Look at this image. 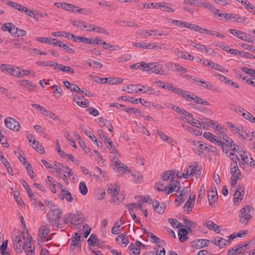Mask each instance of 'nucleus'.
<instances>
[{
	"instance_id": "63",
	"label": "nucleus",
	"mask_w": 255,
	"mask_h": 255,
	"mask_svg": "<svg viewBox=\"0 0 255 255\" xmlns=\"http://www.w3.org/2000/svg\"><path fill=\"white\" fill-rule=\"evenodd\" d=\"M179 96L186 98L187 100H190V99L191 96V95L189 94L188 92L185 90H183L182 89L180 92Z\"/></svg>"
},
{
	"instance_id": "47",
	"label": "nucleus",
	"mask_w": 255,
	"mask_h": 255,
	"mask_svg": "<svg viewBox=\"0 0 255 255\" xmlns=\"http://www.w3.org/2000/svg\"><path fill=\"white\" fill-rule=\"evenodd\" d=\"M194 205L189 201H186L184 207L183 209L184 211H186L188 213H190L192 209L193 208Z\"/></svg>"
},
{
	"instance_id": "52",
	"label": "nucleus",
	"mask_w": 255,
	"mask_h": 255,
	"mask_svg": "<svg viewBox=\"0 0 255 255\" xmlns=\"http://www.w3.org/2000/svg\"><path fill=\"white\" fill-rule=\"evenodd\" d=\"M36 64L40 66H47V67H51L55 65V63L50 61V62H44V61H37Z\"/></svg>"
},
{
	"instance_id": "38",
	"label": "nucleus",
	"mask_w": 255,
	"mask_h": 255,
	"mask_svg": "<svg viewBox=\"0 0 255 255\" xmlns=\"http://www.w3.org/2000/svg\"><path fill=\"white\" fill-rule=\"evenodd\" d=\"M219 10H216L215 14H217L220 17L224 18L226 20L232 19V13H219Z\"/></svg>"
},
{
	"instance_id": "48",
	"label": "nucleus",
	"mask_w": 255,
	"mask_h": 255,
	"mask_svg": "<svg viewBox=\"0 0 255 255\" xmlns=\"http://www.w3.org/2000/svg\"><path fill=\"white\" fill-rule=\"evenodd\" d=\"M83 231L84 233V237L85 238H87L90 234L91 228H90L88 225L86 224L83 226Z\"/></svg>"
},
{
	"instance_id": "30",
	"label": "nucleus",
	"mask_w": 255,
	"mask_h": 255,
	"mask_svg": "<svg viewBox=\"0 0 255 255\" xmlns=\"http://www.w3.org/2000/svg\"><path fill=\"white\" fill-rule=\"evenodd\" d=\"M20 85L27 88L29 90H32L34 88V86L33 85L32 83L28 80H21L20 81Z\"/></svg>"
},
{
	"instance_id": "13",
	"label": "nucleus",
	"mask_w": 255,
	"mask_h": 255,
	"mask_svg": "<svg viewBox=\"0 0 255 255\" xmlns=\"http://www.w3.org/2000/svg\"><path fill=\"white\" fill-rule=\"evenodd\" d=\"M211 243L218 246L220 249L224 248L228 243V241L222 237H217Z\"/></svg>"
},
{
	"instance_id": "5",
	"label": "nucleus",
	"mask_w": 255,
	"mask_h": 255,
	"mask_svg": "<svg viewBox=\"0 0 255 255\" xmlns=\"http://www.w3.org/2000/svg\"><path fill=\"white\" fill-rule=\"evenodd\" d=\"M118 100H124L125 101H128L129 102H130L131 103H137V101H140V103L142 105L145 106V107H150L151 106H154V104L151 102H148L146 101H145L144 99H142L141 98L140 99H134L132 97H129L128 98H127L126 96H122L120 97H119L118 98Z\"/></svg>"
},
{
	"instance_id": "14",
	"label": "nucleus",
	"mask_w": 255,
	"mask_h": 255,
	"mask_svg": "<svg viewBox=\"0 0 255 255\" xmlns=\"http://www.w3.org/2000/svg\"><path fill=\"white\" fill-rule=\"evenodd\" d=\"M199 147L202 150H208L209 152H212L216 154H218V150L217 148L212 145H208L207 143H200L199 144Z\"/></svg>"
},
{
	"instance_id": "43",
	"label": "nucleus",
	"mask_w": 255,
	"mask_h": 255,
	"mask_svg": "<svg viewBox=\"0 0 255 255\" xmlns=\"http://www.w3.org/2000/svg\"><path fill=\"white\" fill-rule=\"evenodd\" d=\"M172 170H167L162 173L161 178L164 181H167L170 179V177L172 174Z\"/></svg>"
},
{
	"instance_id": "41",
	"label": "nucleus",
	"mask_w": 255,
	"mask_h": 255,
	"mask_svg": "<svg viewBox=\"0 0 255 255\" xmlns=\"http://www.w3.org/2000/svg\"><path fill=\"white\" fill-rule=\"evenodd\" d=\"M31 238L32 237H26V240L23 242V250H28L32 248L31 247Z\"/></svg>"
},
{
	"instance_id": "42",
	"label": "nucleus",
	"mask_w": 255,
	"mask_h": 255,
	"mask_svg": "<svg viewBox=\"0 0 255 255\" xmlns=\"http://www.w3.org/2000/svg\"><path fill=\"white\" fill-rule=\"evenodd\" d=\"M169 221L170 222L171 226L173 228H178L180 227H184V226L180 223L177 220L175 219H169Z\"/></svg>"
},
{
	"instance_id": "7",
	"label": "nucleus",
	"mask_w": 255,
	"mask_h": 255,
	"mask_svg": "<svg viewBox=\"0 0 255 255\" xmlns=\"http://www.w3.org/2000/svg\"><path fill=\"white\" fill-rule=\"evenodd\" d=\"M0 68L2 72H7L12 76L16 77H21V74L22 72L20 71V69L19 68H16L15 69L12 68L8 67L7 65L4 64L1 65Z\"/></svg>"
},
{
	"instance_id": "44",
	"label": "nucleus",
	"mask_w": 255,
	"mask_h": 255,
	"mask_svg": "<svg viewBox=\"0 0 255 255\" xmlns=\"http://www.w3.org/2000/svg\"><path fill=\"white\" fill-rule=\"evenodd\" d=\"M207 65H212V68H213L215 70L220 71L221 72H224V69L223 67L221 66L219 64H215L213 61L208 62V63L207 64Z\"/></svg>"
},
{
	"instance_id": "26",
	"label": "nucleus",
	"mask_w": 255,
	"mask_h": 255,
	"mask_svg": "<svg viewBox=\"0 0 255 255\" xmlns=\"http://www.w3.org/2000/svg\"><path fill=\"white\" fill-rule=\"evenodd\" d=\"M156 205H154L153 204V207L155 210V211L159 214H163L165 212V205L164 204H162L159 206V203L158 201H156Z\"/></svg>"
},
{
	"instance_id": "18",
	"label": "nucleus",
	"mask_w": 255,
	"mask_h": 255,
	"mask_svg": "<svg viewBox=\"0 0 255 255\" xmlns=\"http://www.w3.org/2000/svg\"><path fill=\"white\" fill-rule=\"evenodd\" d=\"M136 204L135 203H131L127 205L129 213L132 217V219L135 222H139L135 213L133 211V206H135Z\"/></svg>"
},
{
	"instance_id": "21",
	"label": "nucleus",
	"mask_w": 255,
	"mask_h": 255,
	"mask_svg": "<svg viewBox=\"0 0 255 255\" xmlns=\"http://www.w3.org/2000/svg\"><path fill=\"white\" fill-rule=\"evenodd\" d=\"M177 55L179 57L182 59L189 60H193L194 59V56L187 52L179 51Z\"/></svg>"
},
{
	"instance_id": "45",
	"label": "nucleus",
	"mask_w": 255,
	"mask_h": 255,
	"mask_svg": "<svg viewBox=\"0 0 255 255\" xmlns=\"http://www.w3.org/2000/svg\"><path fill=\"white\" fill-rule=\"evenodd\" d=\"M251 243V242H249L248 243H246L245 244H240L238 245L236 247L237 248V250L239 251V253H241V254H242V251H245V250L247 249H249V247H248L249 245Z\"/></svg>"
},
{
	"instance_id": "3",
	"label": "nucleus",
	"mask_w": 255,
	"mask_h": 255,
	"mask_svg": "<svg viewBox=\"0 0 255 255\" xmlns=\"http://www.w3.org/2000/svg\"><path fill=\"white\" fill-rule=\"evenodd\" d=\"M69 218L72 221V222L70 223V226H71V225H78L83 223L85 219V216L81 212L77 211L74 214H70Z\"/></svg>"
},
{
	"instance_id": "23",
	"label": "nucleus",
	"mask_w": 255,
	"mask_h": 255,
	"mask_svg": "<svg viewBox=\"0 0 255 255\" xmlns=\"http://www.w3.org/2000/svg\"><path fill=\"white\" fill-rule=\"evenodd\" d=\"M203 226L208 228L209 230H212L213 231L219 233L220 232L219 226H217L215 229H213V226H216V224L211 221H208L206 223H203Z\"/></svg>"
},
{
	"instance_id": "55",
	"label": "nucleus",
	"mask_w": 255,
	"mask_h": 255,
	"mask_svg": "<svg viewBox=\"0 0 255 255\" xmlns=\"http://www.w3.org/2000/svg\"><path fill=\"white\" fill-rule=\"evenodd\" d=\"M158 248L156 249L155 248V252L154 253H155L156 255H165V251L164 249L161 247L160 245L158 246Z\"/></svg>"
},
{
	"instance_id": "28",
	"label": "nucleus",
	"mask_w": 255,
	"mask_h": 255,
	"mask_svg": "<svg viewBox=\"0 0 255 255\" xmlns=\"http://www.w3.org/2000/svg\"><path fill=\"white\" fill-rule=\"evenodd\" d=\"M64 86L69 90L71 91H76L79 90V87L73 83H71L68 81H65L63 82Z\"/></svg>"
},
{
	"instance_id": "32",
	"label": "nucleus",
	"mask_w": 255,
	"mask_h": 255,
	"mask_svg": "<svg viewBox=\"0 0 255 255\" xmlns=\"http://www.w3.org/2000/svg\"><path fill=\"white\" fill-rule=\"evenodd\" d=\"M117 169L119 171L124 172L128 170V167L127 165H124L120 160L116 161V165Z\"/></svg>"
},
{
	"instance_id": "6",
	"label": "nucleus",
	"mask_w": 255,
	"mask_h": 255,
	"mask_svg": "<svg viewBox=\"0 0 255 255\" xmlns=\"http://www.w3.org/2000/svg\"><path fill=\"white\" fill-rule=\"evenodd\" d=\"M188 169L190 177H193L194 175H195L197 178H199L200 177L202 169L199 167L198 163L197 162H193L192 165H190Z\"/></svg>"
},
{
	"instance_id": "57",
	"label": "nucleus",
	"mask_w": 255,
	"mask_h": 255,
	"mask_svg": "<svg viewBox=\"0 0 255 255\" xmlns=\"http://www.w3.org/2000/svg\"><path fill=\"white\" fill-rule=\"evenodd\" d=\"M225 145L228 147H232L233 146L236 145V144L234 142L233 140L231 139L229 137L227 136L225 139Z\"/></svg>"
},
{
	"instance_id": "16",
	"label": "nucleus",
	"mask_w": 255,
	"mask_h": 255,
	"mask_svg": "<svg viewBox=\"0 0 255 255\" xmlns=\"http://www.w3.org/2000/svg\"><path fill=\"white\" fill-rule=\"evenodd\" d=\"M61 196L62 200L66 199L69 202H72L73 199L72 197L71 193L68 190L65 189H62L61 193Z\"/></svg>"
},
{
	"instance_id": "12",
	"label": "nucleus",
	"mask_w": 255,
	"mask_h": 255,
	"mask_svg": "<svg viewBox=\"0 0 255 255\" xmlns=\"http://www.w3.org/2000/svg\"><path fill=\"white\" fill-rule=\"evenodd\" d=\"M215 191L213 188L211 191L208 193V198L209 201V204L211 206H213L215 205L216 201L218 199L217 189L215 187Z\"/></svg>"
},
{
	"instance_id": "15",
	"label": "nucleus",
	"mask_w": 255,
	"mask_h": 255,
	"mask_svg": "<svg viewBox=\"0 0 255 255\" xmlns=\"http://www.w3.org/2000/svg\"><path fill=\"white\" fill-rule=\"evenodd\" d=\"M244 189L241 186H238L236 192L235 193L233 201L235 204L239 202V196H243L244 194Z\"/></svg>"
},
{
	"instance_id": "11",
	"label": "nucleus",
	"mask_w": 255,
	"mask_h": 255,
	"mask_svg": "<svg viewBox=\"0 0 255 255\" xmlns=\"http://www.w3.org/2000/svg\"><path fill=\"white\" fill-rule=\"evenodd\" d=\"M229 32L234 36H237L238 38L244 41H247L248 40V37L250 36L247 35L246 33L242 31L235 29H229Z\"/></svg>"
},
{
	"instance_id": "39",
	"label": "nucleus",
	"mask_w": 255,
	"mask_h": 255,
	"mask_svg": "<svg viewBox=\"0 0 255 255\" xmlns=\"http://www.w3.org/2000/svg\"><path fill=\"white\" fill-rule=\"evenodd\" d=\"M52 87L53 89H55L53 92V95L55 96H57V95H58V97H60V96H61L62 95V91H62V89H61V88L59 86L54 85V86H53Z\"/></svg>"
},
{
	"instance_id": "59",
	"label": "nucleus",
	"mask_w": 255,
	"mask_h": 255,
	"mask_svg": "<svg viewBox=\"0 0 255 255\" xmlns=\"http://www.w3.org/2000/svg\"><path fill=\"white\" fill-rule=\"evenodd\" d=\"M18 31V28L14 24L12 25V27H10L9 33L15 37H17V34Z\"/></svg>"
},
{
	"instance_id": "56",
	"label": "nucleus",
	"mask_w": 255,
	"mask_h": 255,
	"mask_svg": "<svg viewBox=\"0 0 255 255\" xmlns=\"http://www.w3.org/2000/svg\"><path fill=\"white\" fill-rule=\"evenodd\" d=\"M54 165L56 169H59V170H62L64 172H66V171L65 170L66 167H65L62 163L55 161L54 163Z\"/></svg>"
},
{
	"instance_id": "31",
	"label": "nucleus",
	"mask_w": 255,
	"mask_h": 255,
	"mask_svg": "<svg viewBox=\"0 0 255 255\" xmlns=\"http://www.w3.org/2000/svg\"><path fill=\"white\" fill-rule=\"evenodd\" d=\"M107 147L112 153H113L114 154V155L116 157L118 158L119 157H120V155L118 152V150L116 148L115 145L113 144V142L111 144V145H110L109 144H107Z\"/></svg>"
},
{
	"instance_id": "1",
	"label": "nucleus",
	"mask_w": 255,
	"mask_h": 255,
	"mask_svg": "<svg viewBox=\"0 0 255 255\" xmlns=\"http://www.w3.org/2000/svg\"><path fill=\"white\" fill-rule=\"evenodd\" d=\"M254 208L249 205H245L239 212V221L243 225H247L253 218Z\"/></svg>"
},
{
	"instance_id": "62",
	"label": "nucleus",
	"mask_w": 255,
	"mask_h": 255,
	"mask_svg": "<svg viewBox=\"0 0 255 255\" xmlns=\"http://www.w3.org/2000/svg\"><path fill=\"white\" fill-rule=\"evenodd\" d=\"M12 24L13 23L11 22L4 23L2 24L1 28L3 31H8L9 32L10 27H12Z\"/></svg>"
},
{
	"instance_id": "37",
	"label": "nucleus",
	"mask_w": 255,
	"mask_h": 255,
	"mask_svg": "<svg viewBox=\"0 0 255 255\" xmlns=\"http://www.w3.org/2000/svg\"><path fill=\"white\" fill-rule=\"evenodd\" d=\"M119 191L120 188L118 187H117L114 189H113L112 187H109L107 190V193L109 194L112 197L114 196H118Z\"/></svg>"
},
{
	"instance_id": "53",
	"label": "nucleus",
	"mask_w": 255,
	"mask_h": 255,
	"mask_svg": "<svg viewBox=\"0 0 255 255\" xmlns=\"http://www.w3.org/2000/svg\"><path fill=\"white\" fill-rule=\"evenodd\" d=\"M74 101H75L77 104L80 107H84L87 108L89 106V102L87 100H85L83 101H77L76 97H74Z\"/></svg>"
},
{
	"instance_id": "9",
	"label": "nucleus",
	"mask_w": 255,
	"mask_h": 255,
	"mask_svg": "<svg viewBox=\"0 0 255 255\" xmlns=\"http://www.w3.org/2000/svg\"><path fill=\"white\" fill-rule=\"evenodd\" d=\"M158 65V63L157 62L146 63L144 62H141L140 65L137 66V68H141L143 70L149 71L156 68Z\"/></svg>"
},
{
	"instance_id": "61",
	"label": "nucleus",
	"mask_w": 255,
	"mask_h": 255,
	"mask_svg": "<svg viewBox=\"0 0 255 255\" xmlns=\"http://www.w3.org/2000/svg\"><path fill=\"white\" fill-rule=\"evenodd\" d=\"M201 5H204L205 7L209 9L211 11L213 12V13L215 14V11L217 9L213 5L206 2H202L201 3Z\"/></svg>"
},
{
	"instance_id": "17",
	"label": "nucleus",
	"mask_w": 255,
	"mask_h": 255,
	"mask_svg": "<svg viewBox=\"0 0 255 255\" xmlns=\"http://www.w3.org/2000/svg\"><path fill=\"white\" fill-rule=\"evenodd\" d=\"M188 234L186 232V230L184 228H180L178 230V236L179 241L181 242H184L188 238Z\"/></svg>"
},
{
	"instance_id": "64",
	"label": "nucleus",
	"mask_w": 255,
	"mask_h": 255,
	"mask_svg": "<svg viewBox=\"0 0 255 255\" xmlns=\"http://www.w3.org/2000/svg\"><path fill=\"white\" fill-rule=\"evenodd\" d=\"M237 254H241V253H239V251H238V250H237L236 247L232 248L227 252V255H236Z\"/></svg>"
},
{
	"instance_id": "4",
	"label": "nucleus",
	"mask_w": 255,
	"mask_h": 255,
	"mask_svg": "<svg viewBox=\"0 0 255 255\" xmlns=\"http://www.w3.org/2000/svg\"><path fill=\"white\" fill-rule=\"evenodd\" d=\"M5 126L10 129L18 131L20 128V123L11 117L6 118L4 121Z\"/></svg>"
},
{
	"instance_id": "34",
	"label": "nucleus",
	"mask_w": 255,
	"mask_h": 255,
	"mask_svg": "<svg viewBox=\"0 0 255 255\" xmlns=\"http://www.w3.org/2000/svg\"><path fill=\"white\" fill-rule=\"evenodd\" d=\"M143 93L151 95H159V91H156L151 87L146 86V89H145V90L144 91V92H143Z\"/></svg>"
},
{
	"instance_id": "27",
	"label": "nucleus",
	"mask_w": 255,
	"mask_h": 255,
	"mask_svg": "<svg viewBox=\"0 0 255 255\" xmlns=\"http://www.w3.org/2000/svg\"><path fill=\"white\" fill-rule=\"evenodd\" d=\"M179 193V195L177 196V197H180L179 203L177 204V206H179L184 201V197L186 196L188 192V188L187 187H184L183 190L181 191H179L178 192Z\"/></svg>"
},
{
	"instance_id": "20",
	"label": "nucleus",
	"mask_w": 255,
	"mask_h": 255,
	"mask_svg": "<svg viewBox=\"0 0 255 255\" xmlns=\"http://www.w3.org/2000/svg\"><path fill=\"white\" fill-rule=\"evenodd\" d=\"M243 127H241V131L239 132V135L243 139H246L248 140L252 141L253 140L252 136L250 133V131L247 132L246 130H244Z\"/></svg>"
},
{
	"instance_id": "25",
	"label": "nucleus",
	"mask_w": 255,
	"mask_h": 255,
	"mask_svg": "<svg viewBox=\"0 0 255 255\" xmlns=\"http://www.w3.org/2000/svg\"><path fill=\"white\" fill-rule=\"evenodd\" d=\"M244 109H242V110H239V112L242 113V116L251 122L253 123H255V118L247 111L244 112Z\"/></svg>"
},
{
	"instance_id": "19",
	"label": "nucleus",
	"mask_w": 255,
	"mask_h": 255,
	"mask_svg": "<svg viewBox=\"0 0 255 255\" xmlns=\"http://www.w3.org/2000/svg\"><path fill=\"white\" fill-rule=\"evenodd\" d=\"M49 232L50 229L44 225L41 226L38 230L39 235L42 239L46 238Z\"/></svg>"
},
{
	"instance_id": "10",
	"label": "nucleus",
	"mask_w": 255,
	"mask_h": 255,
	"mask_svg": "<svg viewBox=\"0 0 255 255\" xmlns=\"http://www.w3.org/2000/svg\"><path fill=\"white\" fill-rule=\"evenodd\" d=\"M159 185L163 186V184L162 182H158L155 183V188L158 191H166L167 189L169 190L166 192V194H169L171 193H172L174 191H176V186L175 185H169V184L167 185L164 188H161L159 187Z\"/></svg>"
},
{
	"instance_id": "36",
	"label": "nucleus",
	"mask_w": 255,
	"mask_h": 255,
	"mask_svg": "<svg viewBox=\"0 0 255 255\" xmlns=\"http://www.w3.org/2000/svg\"><path fill=\"white\" fill-rule=\"evenodd\" d=\"M200 86H202L203 87H204L205 88L210 90H215L214 85L213 84H212L209 82L202 81Z\"/></svg>"
},
{
	"instance_id": "51",
	"label": "nucleus",
	"mask_w": 255,
	"mask_h": 255,
	"mask_svg": "<svg viewBox=\"0 0 255 255\" xmlns=\"http://www.w3.org/2000/svg\"><path fill=\"white\" fill-rule=\"evenodd\" d=\"M204 137L206 139L210 140L211 142L214 143L215 141L214 139L215 138H217L216 136L214 135L213 134L209 132H205L204 133Z\"/></svg>"
},
{
	"instance_id": "46",
	"label": "nucleus",
	"mask_w": 255,
	"mask_h": 255,
	"mask_svg": "<svg viewBox=\"0 0 255 255\" xmlns=\"http://www.w3.org/2000/svg\"><path fill=\"white\" fill-rule=\"evenodd\" d=\"M103 47L106 49H108L109 50H117V48L119 47L117 45H111L106 43L105 41L103 42Z\"/></svg>"
},
{
	"instance_id": "22",
	"label": "nucleus",
	"mask_w": 255,
	"mask_h": 255,
	"mask_svg": "<svg viewBox=\"0 0 255 255\" xmlns=\"http://www.w3.org/2000/svg\"><path fill=\"white\" fill-rule=\"evenodd\" d=\"M32 147L41 154L45 153V150L42 145L38 141H36L35 139H34L33 141Z\"/></svg>"
},
{
	"instance_id": "50",
	"label": "nucleus",
	"mask_w": 255,
	"mask_h": 255,
	"mask_svg": "<svg viewBox=\"0 0 255 255\" xmlns=\"http://www.w3.org/2000/svg\"><path fill=\"white\" fill-rule=\"evenodd\" d=\"M128 249L134 255H138L140 253V248H137L136 246L134 244H131L128 247Z\"/></svg>"
},
{
	"instance_id": "40",
	"label": "nucleus",
	"mask_w": 255,
	"mask_h": 255,
	"mask_svg": "<svg viewBox=\"0 0 255 255\" xmlns=\"http://www.w3.org/2000/svg\"><path fill=\"white\" fill-rule=\"evenodd\" d=\"M231 15L232 17V19H231V20L233 22H243L246 19V18H243L240 15L232 13Z\"/></svg>"
},
{
	"instance_id": "29",
	"label": "nucleus",
	"mask_w": 255,
	"mask_h": 255,
	"mask_svg": "<svg viewBox=\"0 0 255 255\" xmlns=\"http://www.w3.org/2000/svg\"><path fill=\"white\" fill-rule=\"evenodd\" d=\"M199 125L200 127L204 128L205 125H207L210 126V125H215V123H214V121L211 120V119L205 118L203 119L202 121L201 122H199Z\"/></svg>"
},
{
	"instance_id": "49",
	"label": "nucleus",
	"mask_w": 255,
	"mask_h": 255,
	"mask_svg": "<svg viewBox=\"0 0 255 255\" xmlns=\"http://www.w3.org/2000/svg\"><path fill=\"white\" fill-rule=\"evenodd\" d=\"M23 242L13 244V247L15 251L18 253H21L23 250Z\"/></svg>"
},
{
	"instance_id": "8",
	"label": "nucleus",
	"mask_w": 255,
	"mask_h": 255,
	"mask_svg": "<svg viewBox=\"0 0 255 255\" xmlns=\"http://www.w3.org/2000/svg\"><path fill=\"white\" fill-rule=\"evenodd\" d=\"M210 241L209 240L200 239L192 241L190 243L192 247L196 249H201L204 247L208 246L209 245Z\"/></svg>"
},
{
	"instance_id": "60",
	"label": "nucleus",
	"mask_w": 255,
	"mask_h": 255,
	"mask_svg": "<svg viewBox=\"0 0 255 255\" xmlns=\"http://www.w3.org/2000/svg\"><path fill=\"white\" fill-rule=\"evenodd\" d=\"M148 235L150 236V238L153 240L152 242L155 244H157L158 242L159 243H160L161 242H164L163 240H160V239L159 238H158L151 233L149 232Z\"/></svg>"
},
{
	"instance_id": "58",
	"label": "nucleus",
	"mask_w": 255,
	"mask_h": 255,
	"mask_svg": "<svg viewBox=\"0 0 255 255\" xmlns=\"http://www.w3.org/2000/svg\"><path fill=\"white\" fill-rule=\"evenodd\" d=\"M183 3L186 4H194L200 6L201 2H199L198 0H185Z\"/></svg>"
},
{
	"instance_id": "24",
	"label": "nucleus",
	"mask_w": 255,
	"mask_h": 255,
	"mask_svg": "<svg viewBox=\"0 0 255 255\" xmlns=\"http://www.w3.org/2000/svg\"><path fill=\"white\" fill-rule=\"evenodd\" d=\"M164 4L165 2H158V3H144L143 4V8H149L150 6H152L155 8H160L162 7H164Z\"/></svg>"
},
{
	"instance_id": "33",
	"label": "nucleus",
	"mask_w": 255,
	"mask_h": 255,
	"mask_svg": "<svg viewBox=\"0 0 255 255\" xmlns=\"http://www.w3.org/2000/svg\"><path fill=\"white\" fill-rule=\"evenodd\" d=\"M79 190L83 195H85L88 192V188L86 183L84 181H82L79 184Z\"/></svg>"
},
{
	"instance_id": "2",
	"label": "nucleus",
	"mask_w": 255,
	"mask_h": 255,
	"mask_svg": "<svg viewBox=\"0 0 255 255\" xmlns=\"http://www.w3.org/2000/svg\"><path fill=\"white\" fill-rule=\"evenodd\" d=\"M54 5L58 8H61L67 11L76 12L78 13H83L84 10L83 9L80 8L79 7L76 5L66 2H56L54 3Z\"/></svg>"
},
{
	"instance_id": "54",
	"label": "nucleus",
	"mask_w": 255,
	"mask_h": 255,
	"mask_svg": "<svg viewBox=\"0 0 255 255\" xmlns=\"http://www.w3.org/2000/svg\"><path fill=\"white\" fill-rule=\"evenodd\" d=\"M242 70L245 73L251 75L253 77H255V70L249 69L246 67H243Z\"/></svg>"
},
{
	"instance_id": "35",
	"label": "nucleus",
	"mask_w": 255,
	"mask_h": 255,
	"mask_svg": "<svg viewBox=\"0 0 255 255\" xmlns=\"http://www.w3.org/2000/svg\"><path fill=\"white\" fill-rule=\"evenodd\" d=\"M119 239H121V240L122 241V243L124 244H126V245H128L129 243L128 237L124 233H123L120 235H118L117 237V238L116 239V241L119 242Z\"/></svg>"
}]
</instances>
